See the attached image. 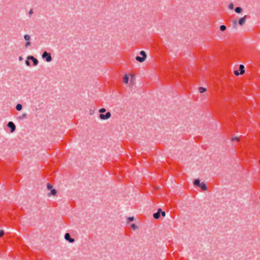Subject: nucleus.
<instances>
[{
  "instance_id": "f257e3e1",
  "label": "nucleus",
  "mask_w": 260,
  "mask_h": 260,
  "mask_svg": "<svg viewBox=\"0 0 260 260\" xmlns=\"http://www.w3.org/2000/svg\"><path fill=\"white\" fill-rule=\"evenodd\" d=\"M42 57L45 59L47 62H50L52 60V57L50 53H48L47 51H44L43 53Z\"/></svg>"
},
{
  "instance_id": "f03ea898",
  "label": "nucleus",
  "mask_w": 260,
  "mask_h": 260,
  "mask_svg": "<svg viewBox=\"0 0 260 260\" xmlns=\"http://www.w3.org/2000/svg\"><path fill=\"white\" fill-rule=\"evenodd\" d=\"M111 113L108 112L106 113V114H100L99 117L102 120H107L110 118L111 117Z\"/></svg>"
},
{
  "instance_id": "7ed1b4c3",
  "label": "nucleus",
  "mask_w": 260,
  "mask_h": 260,
  "mask_svg": "<svg viewBox=\"0 0 260 260\" xmlns=\"http://www.w3.org/2000/svg\"><path fill=\"white\" fill-rule=\"evenodd\" d=\"M7 126L10 128L11 133H13L16 129V126L14 122L10 121L7 124Z\"/></svg>"
},
{
  "instance_id": "20e7f679",
  "label": "nucleus",
  "mask_w": 260,
  "mask_h": 260,
  "mask_svg": "<svg viewBox=\"0 0 260 260\" xmlns=\"http://www.w3.org/2000/svg\"><path fill=\"white\" fill-rule=\"evenodd\" d=\"M24 38L26 41V42L25 45V47L27 48L29 46H30V45H31V43H30V42L29 41L30 40V37L28 35H25L24 36Z\"/></svg>"
},
{
  "instance_id": "39448f33",
  "label": "nucleus",
  "mask_w": 260,
  "mask_h": 260,
  "mask_svg": "<svg viewBox=\"0 0 260 260\" xmlns=\"http://www.w3.org/2000/svg\"><path fill=\"white\" fill-rule=\"evenodd\" d=\"M28 60H31L33 62L34 66H36L38 64V60L32 56H28L27 57Z\"/></svg>"
},
{
  "instance_id": "423d86ee",
  "label": "nucleus",
  "mask_w": 260,
  "mask_h": 260,
  "mask_svg": "<svg viewBox=\"0 0 260 260\" xmlns=\"http://www.w3.org/2000/svg\"><path fill=\"white\" fill-rule=\"evenodd\" d=\"M64 239L71 243H73L75 241L74 239H73L71 237L69 233H66L65 234Z\"/></svg>"
},
{
  "instance_id": "0eeeda50",
  "label": "nucleus",
  "mask_w": 260,
  "mask_h": 260,
  "mask_svg": "<svg viewBox=\"0 0 260 260\" xmlns=\"http://www.w3.org/2000/svg\"><path fill=\"white\" fill-rule=\"evenodd\" d=\"M246 16H244L243 17L240 18L239 20L238 23L240 25H243L246 22Z\"/></svg>"
},
{
  "instance_id": "6e6552de",
  "label": "nucleus",
  "mask_w": 260,
  "mask_h": 260,
  "mask_svg": "<svg viewBox=\"0 0 260 260\" xmlns=\"http://www.w3.org/2000/svg\"><path fill=\"white\" fill-rule=\"evenodd\" d=\"M146 57H140V56H136V59L137 60V61H139V62H142L143 61H144L146 59Z\"/></svg>"
},
{
  "instance_id": "1a4fd4ad",
  "label": "nucleus",
  "mask_w": 260,
  "mask_h": 260,
  "mask_svg": "<svg viewBox=\"0 0 260 260\" xmlns=\"http://www.w3.org/2000/svg\"><path fill=\"white\" fill-rule=\"evenodd\" d=\"M239 70L240 71V74H243L244 73V66L243 64H240L239 66Z\"/></svg>"
},
{
  "instance_id": "9d476101",
  "label": "nucleus",
  "mask_w": 260,
  "mask_h": 260,
  "mask_svg": "<svg viewBox=\"0 0 260 260\" xmlns=\"http://www.w3.org/2000/svg\"><path fill=\"white\" fill-rule=\"evenodd\" d=\"M128 81V76L127 75H125L123 78V82L124 83H127Z\"/></svg>"
},
{
  "instance_id": "9b49d317",
  "label": "nucleus",
  "mask_w": 260,
  "mask_h": 260,
  "mask_svg": "<svg viewBox=\"0 0 260 260\" xmlns=\"http://www.w3.org/2000/svg\"><path fill=\"white\" fill-rule=\"evenodd\" d=\"M200 187H201V188L203 190H206L207 189V187L206 185L204 183H203V182H202V183L201 184V185H200Z\"/></svg>"
},
{
  "instance_id": "f8f14e48",
  "label": "nucleus",
  "mask_w": 260,
  "mask_h": 260,
  "mask_svg": "<svg viewBox=\"0 0 260 260\" xmlns=\"http://www.w3.org/2000/svg\"><path fill=\"white\" fill-rule=\"evenodd\" d=\"M193 183H194V184L195 185H197L198 186H200L201 184L202 183L200 182V180L198 179H195L194 180V182Z\"/></svg>"
},
{
  "instance_id": "ddd939ff",
  "label": "nucleus",
  "mask_w": 260,
  "mask_h": 260,
  "mask_svg": "<svg viewBox=\"0 0 260 260\" xmlns=\"http://www.w3.org/2000/svg\"><path fill=\"white\" fill-rule=\"evenodd\" d=\"M56 190L55 189H52L51 190L50 192L48 194V196H50L51 195L55 196L56 194Z\"/></svg>"
},
{
  "instance_id": "4468645a",
  "label": "nucleus",
  "mask_w": 260,
  "mask_h": 260,
  "mask_svg": "<svg viewBox=\"0 0 260 260\" xmlns=\"http://www.w3.org/2000/svg\"><path fill=\"white\" fill-rule=\"evenodd\" d=\"M22 108V106L21 104H18L16 105V109L17 110V111H20Z\"/></svg>"
},
{
  "instance_id": "2eb2a0df",
  "label": "nucleus",
  "mask_w": 260,
  "mask_h": 260,
  "mask_svg": "<svg viewBox=\"0 0 260 260\" xmlns=\"http://www.w3.org/2000/svg\"><path fill=\"white\" fill-rule=\"evenodd\" d=\"M207 90L206 88L203 87H200L199 88V91L200 93L204 92Z\"/></svg>"
},
{
  "instance_id": "dca6fc26",
  "label": "nucleus",
  "mask_w": 260,
  "mask_h": 260,
  "mask_svg": "<svg viewBox=\"0 0 260 260\" xmlns=\"http://www.w3.org/2000/svg\"><path fill=\"white\" fill-rule=\"evenodd\" d=\"M235 12L237 13H240L242 11V9L240 7H237L235 10Z\"/></svg>"
},
{
  "instance_id": "f3484780",
  "label": "nucleus",
  "mask_w": 260,
  "mask_h": 260,
  "mask_svg": "<svg viewBox=\"0 0 260 260\" xmlns=\"http://www.w3.org/2000/svg\"><path fill=\"white\" fill-rule=\"evenodd\" d=\"M153 217L155 219H158L160 217V214L157 212L153 214Z\"/></svg>"
},
{
  "instance_id": "a211bd4d",
  "label": "nucleus",
  "mask_w": 260,
  "mask_h": 260,
  "mask_svg": "<svg viewBox=\"0 0 260 260\" xmlns=\"http://www.w3.org/2000/svg\"><path fill=\"white\" fill-rule=\"evenodd\" d=\"M140 54L142 56V57H145L146 58L147 57L146 54L144 51H141Z\"/></svg>"
},
{
  "instance_id": "6ab92c4d",
  "label": "nucleus",
  "mask_w": 260,
  "mask_h": 260,
  "mask_svg": "<svg viewBox=\"0 0 260 260\" xmlns=\"http://www.w3.org/2000/svg\"><path fill=\"white\" fill-rule=\"evenodd\" d=\"M226 26L224 25H222L220 26V29L221 31H223L226 29Z\"/></svg>"
},
{
  "instance_id": "aec40b11",
  "label": "nucleus",
  "mask_w": 260,
  "mask_h": 260,
  "mask_svg": "<svg viewBox=\"0 0 260 260\" xmlns=\"http://www.w3.org/2000/svg\"><path fill=\"white\" fill-rule=\"evenodd\" d=\"M27 116L26 113H23L22 116L19 117V119H22L23 118H25Z\"/></svg>"
},
{
  "instance_id": "412c9836",
  "label": "nucleus",
  "mask_w": 260,
  "mask_h": 260,
  "mask_svg": "<svg viewBox=\"0 0 260 260\" xmlns=\"http://www.w3.org/2000/svg\"><path fill=\"white\" fill-rule=\"evenodd\" d=\"M106 109L105 108H101L99 110V112L101 113V114H103V113L106 112Z\"/></svg>"
},
{
  "instance_id": "4be33fe9",
  "label": "nucleus",
  "mask_w": 260,
  "mask_h": 260,
  "mask_svg": "<svg viewBox=\"0 0 260 260\" xmlns=\"http://www.w3.org/2000/svg\"><path fill=\"white\" fill-rule=\"evenodd\" d=\"M229 8L231 10H233L234 9V4L233 3L230 4L229 5Z\"/></svg>"
},
{
  "instance_id": "5701e85b",
  "label": "nucleus",
  "mask_w": 260,
  "mask_h": 260,
  "mask_svg": "<svg viewBox=\"0 0 260 260\" xmlns=\"http://www.w3.org/2000/svg\"><path fill=\"white\" fill-rule=\"evenodd\" d=\"M47 188L48 190L52 189V185L48 183L47 185Z\"/></svg>"
},
{
  "instance_id": "b1692460",
  "label": "nucleus",
  "mask_w": 260,
  "mask_h": 260,
  "mask_svg": "<svg viewBox=\"0 0 260 260\" xmlns=\"http://www.w3.org/2000/svg\"><path fill=\"white\" fill-rule=\"evenodd\" d=\"M232 141L236 140V141H239L240 140V139H239V137H234V138H233L232 139Z\"/></svg>"
},
{
  "instance_id": "393cba45",
  "label": "nucleus",
  "mask_w": 260,
  "mask_h": 260,
  "mask_svg": "<svg viewBox=\"0 0 260 260\" xmlns=\"http://www.w3.org/2000/svg\"><path fill=\"white\" fill-rule=\"evenodd\" d=\"M25 64H26V66H30V62L29 61V60H28L27 59L26 60H25Z\"/></svg>"
},
{
  "instance_id": "a878e982",
  "label": "nucleus",
  "mask_w": 260,
  "mask_h": 260,
  "mask_svg": "<svg viewBox=\"0 0 260 260\" xmlns=\"http://www.w3.org/2000/svg\"><path fill=\"white\" fill-rule=\"evenodd\" d=\"M131 227H132V229H134V230H136V229H137V225H136L135 224H134V223H133V224H132L131 225Z\"/></svg>"
},
{
  "instance_id": "bb28decb",
  "label": "nucleus",
  "mask_w": 260,
  "mask_h": 260,
  "mask_svg": "<svg viewBox=\"0 0 260 260\" xmlns=\"http://www.w3.org/2000/svg\"><path fill=\"white\" fill-rule=\"evenodd\" d=\"M4 235V231L3 230H1L0 237H2Z\"/></svg>"
},
{
  "instance_id": "cd10ccee",
  "label": "nucleus",
  "mask_w": 260,
  "mask_h": 260,
  "mask_svg": "<svg viewBox=\"0 0 260 260\" xmlns=\"http://www.w3.org/2000/svg\"><path fill=\"white\" fill-rule=\"evenodd\" d=\"M128 221H132L134 220V217H129L128 218Z\"/></svg>"
},
{
  "instance_id": "c85d7f7f",
  "label": "nucleus",
  "mask_w": 260,
  "mask_h": 260,
  "mask_svg": "<svg viewBox=\"0 0 260 260\" xmlns=\"http://www.w3.org/2000/svg\"><path fill=\"white\" fill-rule=\"evenodd\" d=\"M32 13H33V10H32V9H30V10L29 11L28 14H29V15H31Z\"/></svg>"
},
{
  "instance_id": "c756f323",
  "label": "nucleus",
  "mask_w": 260,
  "mask_h": 260,
  "mask_svg": "<svg viewBox=\"0 0 260 260\" xmlns=\"http://www.w3.org/2000/svg\"><path fill=\"white\" fill-rule=\"evenodd\" d=\"M234 74L237 75V76H238L240 74L239 73V72L238 71H235L234 72Z\"/></svg>"
},
{
  "instance_id": "7c9ffc66",
  "label": "nucleus",
  "mask_w": 260,
  "mask_h": 260,
  "mask_svg": "<svg viewBox=\"0 0 260 260\" xmlns=\"http://www.w3.org/2000/svg\"><path fill=\"white\" fill-rule=\"evenodd\" d=\"M161 215H162V216H164H164H165V215H166V213H165V211H162V212H161Z\"/></svg>"
},
{
  "instance_id": "2f4dec72",
  "label": "nucleus",
  "mask_w": 260,
  "mask_h": 260,
  "mask_svg": "<svg viewBox=\"0 0 260 260\" xmlns=\"http://www.w3.org/2000/svg\"><path fill=\"white\" fill-rule=\"evenodd\" d=\"M162 210L161 209H158V210H157V212L159 213V214H160L161 213Z\"/></svg>"
},
{
  "instance_id": "473e14b6",
  "label": "nucleus",
  "mask_w": 260,
  "mask_h": 260,
  "mask_svg": "<svg viewBox=\"0 0 260 260\" xmlns=\"http://www.w3.org/2000/svg\"><path fill=\"white\" fill-rule=\"evenodd\" d=\"M19 60L20 61L22 60H23V58H22V56H19Z\"/></svg>"
},
{
  "instance_id": "72a5a7b5",
  "label": "nucleus",
  "mask_w": 260,
  "mask_h": 260,
  "mask_svg": "<svg viewBox=\"0 0 260 260\" xmlns=\"http://www.w3.org/2000/svg\"><path fill=\"white\" fill-rule=\"evenodd\" d=\"M89 112L90 115H92L93 114V111H91V110H90Z\"/></svg>"
},
{
  "instance_id": "f704fd0d",
  "label": "nucleus",
  "mask_w": 260,
  "mask_h": 260,
  "mask_svg": "<svg viewBox=\"0 0 260 260\" xmlns=\"http://www.w3.org/2000/svg\"><path fill=\"white\" fill-rule=\"evenodd\" d=\"M259 163H260V160L259 161Z\"/></svg>"
}]
</instances>
